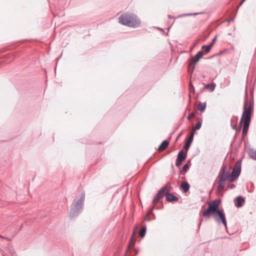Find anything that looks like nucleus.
<instances>
[{"label": "nucleus", "mask_w": 256, "mask_h": 256, "mask_svg": "<svg viewBox=\"0 0 256 256\" xmlns=\"http://www.w3.org/2000/svg\"><path fill=\"white\" fill-rule=\"evenodd\" d=\"M134 232H133L132 236L131 237L128 245V248H129L131 246H134L135 244L136 240L134 238Z\"/></svg>", "instance_id": "21"}, {"label": "nucleus", "mask_w": 256, "mask_h": 256, "mask_svg": "<svg viewBox=\"0 0 256 256\" xmlns=\"http://www.w3.org/2000/svg\"><path fill=\"white\" fill-rule=\"evenodd\" d=\"M190 92H194V88L191 82L190 83Z\"/></svg>", "instance_id": "29"}, {"label": "nucleus", "mask_w": 256, "mask_h": 256, "mask_svg": "<svg viewBox=\"0 0 256 256\" xmlns=\"http://www.w3.org/2000/svg\"><path fill=\"white\" fill-rule=\"evenodd\" d=\"M2 238H4V239H6V238H4V237H2Z\"/></svg>", "instance_id": "43"}, {"label": "nucleus", "mask_w": 256, "mask_h": 256, "mask_svg": "<svg viewBox=\"0 0 256 256\" xmlns=\"http://www.w3.org/2000/svg\"><path fill=\"white\" fill-rule=\"evenodd\" d=\"M253 112V104L247 98L244 100L243 107V112L240 120V126H242L243 122H250L251 116Z\"/></svg>", "instance_id": "4"}, {"label": "nucleus", "mask_w": 256, "mask_h": 256, "mask_svg": "<svg viewBox=\"0 0 256 256\" xmlns=\"http://www.w3.org/2000/svg\"><path fill=\"white\" fill-rule=\"evenodd\" d=\"M180 187L184 192H186L190 190V186L187 182H182Z\"/></svg>", "instance_id": "16"}, {"label": "nucleus", "mask_w": 256, "mask_h": 256, "mask_svg": "<svg viewBox=\"0 0 256 256\" xmlns=\"http://www.w3.org/2000/svg\"><path fill=\"white\" fill-rule=\"evenodd\" d=\"M169 142L168 140H164L158 148L159 151L164 150L168 146Z\"/></svg>", "instance_id": "15"}, {"label": "nucleus", "mask_w": 256, "mask_h": 256, "mask_svg": "<svg viewBox=\"0 0 256 256\" xmlns=\"http://www.w3.org/2000/svg\"><path fill=\"white\" fill-rule=\"evenodd\" d=\"M194 132H191L188 139L186 140L184 148L185 150H186V151L188 150L189 149V148L191 145V144L194 139Z\"/></svg>", "instance_id": "8"}, {"label": "nucleus", "mask_w": 256, "mask_h": 256, "mask_svg": "<svg viewBox=\"0 0 256 256\" xmlns=\"http://www.w3.org/2000/svg\"><path fill=\"white\" fill-rule=\"evenodd\" d=\"M216 36H215L212 40V42L210 44L208 45V46H206V45H203L202 46V48H206V52H210V50H211V48L212 46H213V44H214V43L215 42L216 40Z\"/></svg>", "instance_id": "17"}, {"label": "nucleus", "mask_w": 256, "mask_h": 256, "mask_svg": "<svg viewBox=\"0 0 256 256\" xmlns=\"http://www.w3.org/2000/svg\"><path fill=\"white\" fill-rule=\"evenodd\" d=\"M144 220H148V221H150V218L148 216H146L144 219Z\"/></svg>", "instance_id": "35"}, {"label": "nucleus", "mask_w": 256, "mask_h": 256, "mask_svg": "<svg viewBox=\"0 0 256 256\" xmlns=\"http://www.w3.org/2000/svg\"><path fill=\"white\" fill-rule=\"evenodd\" d=\"M226 180L219 178L218 182V186H217L218 190L219 192H222L224 190L225 182Z\"/></svg>", "instance_id": "11"}, {"label": "nucleus", "mask_w": 256, "mask_h": 256, "mask_svg": "<svg viewBox=\"0 0 256 256\" xmlns=\"http://www.w3.org/2000/svg\"><path fill=\"white\" fill-rule=\"evenodd\" d=\"M146 225H144L142 227V228L139 232L140 236L142 238H144L146 235Z\"/></svg>", "instance_id": "19"}, {"label": "nucleus", "mask_w": 256, "mask_h": 256, "mask_svg": "<svg viewBox=\"0 0 256 256\" xmlns=\"http://www.w3.org/2000/svg\"><path fill=\"white\" fill-rule=\"evenodd\" d=\"M220 203V200H214L208 204V208L203 212L202 216L206 218H210V216L214 214V218L215 221L220 224L222 222L227 228V222L224 213L222 210L219 208Z\"/></svg>", "instance_id": "1"}, {"label": "nucleus", "mask_w": 256, "mask_h": 256, "mask_svg": "<svg viewBox=\"0 0 256 256\" xmlns=\"http://www.w3.org/2000/svg\"><path fill=\"white\" fill-rule=\"evenodd\" d=\"M152 213V210H150L148 212V214H150Z\"/></svg>", "instance_id": "40"}, {"label": "nucleus", "mask_w": 256, "mask_h": 256, "mask_svg": "<svg viewBox=\"0 0 256 256\" xmlns=\"http://www.w3.org/2000/svg\"><path fill=\"white\" fill-rule=\"evenodd\" d=\"M244 2H243V0H242L240 2L239 4V6H238L237 8L238 9L239 7L244 3Z\"/></svg>", "instance_id": "36"}, {"label": "nucleus", "mask_w": 256, "mask_h": 256, "mask_svg": "<svg viewBox=\"0 0 256 256\" xmlns=\"http://www.w3.org/2000/svg\"><path fill=\"white\" fill-rule=\"evenodd\" d=\"M236 203L235 204L237 208H240L245 202L244 198L242 196H238L236 198Z\"/></svg>", "instance_id": "12"}, {"label": "nucleus", "mask_w": 256, "mask_h": 256, "mask_svg": "<svg viewBox=\"0 0 256 256\" xmlns=\"http://www.w3.org/2000/svg\"><path fill=\"white\" fill-rule=\"evenodd\" d=\"M206 106V102L202 104L200 102H199L197 105V108L198 110L201 112H203L204 111Z\"/></svg>", "instance_id": "18"}, {"label": "nucleus", "mask_w": 256, "mask_h": 256, "mask_svg": "<svg viewBox=\"0 0 256 256\" xmlns=\"http://www.w3.org/2000/svg\"><path fill=\"white\" fill-rule=\"evenodd\" d=\"M162 188H164V192L166 191V192H170L171 190L172 186L170 184H166L164 187Z\"/></svg>", "instance_id": "23"}, {"label": "nucleus", "mask_w": 256, "mask_h": 256, "mask_svg": "<svg viewBox=\"0 0 256 256\" xmlns=\"http://www.w3.org/2000/svg\"><path fill=\"white\" fill-rule=\"evenodd\" d=\"M200 225H201V222L199 224V227L200 226Z\"/></svg>", "instance_id": "42"}, {"label": "nucleus", "mask_w": 256, "mask_h": 256, "mask_svg": "<svg viewBox=\"0 0 256 256\" xmlns=\"http://www.w3.org/2000/svg\"><path fill=\"white\" fill-rule=\"evenodd\" d=\"M242 124L243 125L242 128V138L244 139V136L246 135L249 126L250 124V122H243Z\"/></svg>", "instance_id": "10"}, {"label": "nucleus", "mask_w": 256, "mask_h": 256, "mask_svg": "<svg viewBox=\"0 0 256 256\" xmlns=\"http://www.w3.org/2000/svg\"><path fill=\"white\" fill-rule=\"evenodd\" d=\"M186 158V152L183 154L182 150H180L178 153L176 160L182 162Z\"/></svg>", "instance_id": "14"}, {"label": "nucleus", "mask_w": 256, "mask_h": 256, "mask_svg": "<svg viewBox=\"0 0 256 256\" xmlns=\"http://www.w3.org/2000/svg\"><path fill=\"white\" fill-rule=\"evenodd\" d=\"M0 237H2L1 236H0Z\"/></svg>", "instance_id": "45"}, {"label": "nucleus", "mask_w": 256, "mask_h": 256, "mask_svg": "<svg viewBox=\"0 0 256 256\" xmlns=\"http://www.w3.org/2000/svg\"><path fill=\"white\" fill-rule=\"evenodd\" d=\"M216 84L214 83L206 84L205 86L206 88H210L211 92H213L214 90Z\"/></svg>", "instance_id": "22"}, {"label": "nucleus", "mask_w": 256, "mask_h": 256, "mask_svg": "<svg viewBox=\"0 0 256 256\" xmlns=\"http://www.w3.org/2000/svg\"><path fill=\"white\" fill-rule=\"evenodd\" d=\"M248 152L250 157L252 159L256 160V150L252 148H249Z\"/></svg>", "instance_id": "13"}, {"label": "nucleus", "mask_w": 256, "mask_h": 256, "mask_svg": "<svg viewBox=\"0 0 256 256\" xmlns=\"http://www.w3.org/2000/svg\"><path fill=\"white\" fill-rule=\"evenodd\" d=\"M156 195H158L160 198H162L164 196V188H160L158 192Z\"/></svg>", "instance_id": "24"}, {"label": "nucleus", "mask_w": 256, "mask_h": 256, "mask_svg": "<svg viewBox=\"0 0 256 256\" xmlns=\"http://www.w3.org/2000/svg\"><path fill=\"white\" fill-rule=\"evenodd\" d=\"M118 20L120 24L132 28L138 27L140 24V19L134 14H123L120 16Z\"/></svg>", "instance_id": "2"}, {"label": "nucleus", "mask_w": 256, "mask_h": 256, "mask_svg": "<svg viewBox=\"0 0 256 256\" xmlns=\"http://www.w3.org/2000/svg\"><path fill=\"white\" fill-rule=\"evenodd\" d=\"M241 162L242 160H238L234 166V168H233L232 172L230 174V182H234L235 180H236L240 175L241 172Z\"/></svg>", "instance_id": "5"}, {"label": "nucleus", "mask_w": 256, "mask_h": 256, "mask_svg": "<svg viewBox=\"0 0 256 256\" xmlns=\"http://www.w3.org/2000/svg\"><path fill=\"white\" fill-rule=\"evenodd\" d=\"M234 18H232L230 20H227L228 22H232L234 20Z\"/></svg>", "instance_id": "37"}, {"label": "nucleus", "mask_w": 256, "mask_h": 256, "mask_svg": "<svg viewBox=\"0 0 256 256\" xmlns=\"http://www.w3.org/2000/svg\"><path fill=\"white\" fill-rule=\"evenodd\" d=\"M168 18H173L172 16H171V15H168Z\"/></svg>", "instance_id": "38"}, {"label": "nucleus", "mask_w": 256, "mask_h": 256, "mask_svg": "<svg viewBox=\"0 0 256 256\" xmlns=\"http://www.w3.org/2000/svg\"><path fill=\"white\" fill-rule=\"evenodd\" d=\"M200 13H194V14H192V13H188V14H182L181 15H180V16H178V18H179V17H183V16H192V15H197L198 14H199Z\"/></svg>", "instance_id": "26"}, {"label": "nucleus", "mask_w": 256, "mask_h": 256, "mask_svg": "<svg viewBox=\"0 0 256 256\" xmlns=\"http://www.w3.org/2000/svg\"><path fill=\"white\" fill-rule=\"evenodd\" d=\"M228 188H230L231 189L234 188H236V185L234 184H230L228 186Z\"/></svg>", "instance_id": "33"}, {"label": "nucleus", "mask_w": 256, "mask_h": 256, "mask_svg": "<svg viewBox=\"0 0 256 256\" xmlns=\"http://www.w3.org/2000/svg\"><path fill=\"white\" fill-rule=\"evenodd\" d=\"M161 198H160L158 195L156 194V196H155L152 200V204H156L158 202V201Z\"/></svg>", "instance_id": "27"}, {"label": "nucleus", "mask_w": 256, "mask_h": 256, "mask_svg": "<svg viewBox=\"0 0 256 256\" xmlns=\"http://www.w3.org/2000/svg\"><path fill=\"white\" fill-rule=\"evenodd\" d=\"M85 199V193L82 192L81 196L78 200H74L71 204L69 212V216L74 218L78 216L83 208L84 202Z\"/></svg>", "instance_id": "3"}, {"label": "nucleus", "mask_w": 256, "mask_h": 256, "mask_svg": "<svg viewBox=\"0 0 256 256\" xmlns=\"http://www.w3.org/2000/svg\"><path fill=\"white\" fill-rule=\"evenodd\" d=\"M226 165H223L218 174V178L230 181V172L226 170Z\"/></svg>", "instance_id": "6"}, {"label": "nucleus", "mask_w": 256, "mask_h": 256, "mask_svg": "<svg viewBox=\"0 0 256 256\" xmlns=\"http://www.w3.org/2000/svg\"><path fill=\"white\" fill-rule=\"evenodd\" d=\"M232 128L234 130H237V123H234V124H232Z\"/></svg>", "instance_id": "32"}, {"label": "nucleus", "mask_w": 256, "mask_h": 256, "mask_svg": "<svg viewBox=\"0 0 256 256\" xmlns=\"http://www.w3.org/2000/svg\"><path fill=\"white\" fill-rule=\"evenodd\" d=\"M202 126V120L200 119L198 120V122L196 124L195 126L193 128V131L194 132L196 130L200 129Z\"/></svg>", "instance_id": "20"}, {"label": "nucleus", "mask_w": 256, "mask_h": 256, "mask_svg": "<svg viewBox=\"0 0 256 256\" xmlns=\"http://www.w3.org/2000/svg\"><path fill=\"white\" fill-rule=\"evenodd\" d=\"M203 56V52L202 51H199L192 59L188 64V66L192 67V73L193 72L195 68V65L194 64L198 62L200 58Z\"/></svg>", "instance_id": "7"}, {"label": "nucleus", "mask_w": 256, "mask_h": 256, "mask_svg": "<svg viewBox=\"0 0 256 256\" xmlns=\"http://www.w3.org/2000/svg\"><path fill=\"white\" fill-rule=\"evenodd\" d=\"M246 0H243V2H244Z\"/></svg>", "instance_id": "44"}, {"label": "nucleus", "mask_w": 256, "mask_h": 256, "mask_svg": "<svg viewBox=\"0 0 256 256\" xmlns=\"http://www.w3.org/2000/svg\"><path fill=\"white\" fill-rule=\"evenodd\" d=\"M238 120V117L237 116H233L230 120L231 124L233 123H237Z\"/></svg>", "instance_id": "25"}, {"label": "nucleus", "mask_w": 256, "mask_h": 256, "mask_svg": "<svg viewBox=\"0 0 256 256\" xmlns=\"http://www.w3.org/2000/svg\"><path fill=\"white\" fill-rule=\"evenodd\" d=\"M134 250L136 252V254H138V251L136 249H134Z\"/></svg>", "instance_id": "39"}, {"label": "nucleus", "mask_w": 256, "mask_h": 256, "mask_svg": "<svg viewBox=\"0 0 256 256\" xmlns=\"http://www.w3.org/2000/svg\"><path fill=\"white\" fill-rule=\"evenodd\" d=\"M194 116V113H191L190 114L188 117H187V119L188 120H190L191 119V118H193Z\"/></svg>", "instance_id": "31"}, {"label": "nucleus", "mask_w": 256, "mask_h": 256, "mask_svg": "<svg viewBox=\"0 0 256 256\" xmlns=\"http://www.w3.org/2000/svg\"><path fill=\"white\" fill-rule=\"evenodd\" d=\"M182 162H180V161H179V160H176V167H179L182 164Z\"/></svg>", "instance_id": "30"}, {"label": "nucleus", "mask_w": 256, "mask_h": 256, "mask_svg": "<svg viewBox=\"0 0 256 256\" xmlns=\"http://www.w3.org/2000/svg\"><path fill=\"white\" fill-rule=\"evenodd\" d=\"M204 48V49H205L206 52V53H207V52H206V48Z\"/></svg>", "instance_id": "41"}, {"label": "nucleus", "mask_w": 256, "mask_h": 256, "mask_svg": "<svg viewBox=\"0 0 256 256\" xmlns=\"http://www.w3.org/2000/svg\"><path fill=\"white\" fill-rule=\"evenodd\" d=\"M190 166L188 164H185L182 167V172H186L187 170L189 169Z\"/></svg>", "instance_id": "28"}, {"label": "nucleus", "mask_w": 256, "mask_h": 256, "mask_svg": "<svg viewBox=\"0 0 256 256\" xmlns=\"http://www.w3.org/2000/svg\"><path fill=\"white\" fill-rule=\"evenodd\" d=\"M183 132H184V131H183V130H182V131L180 132V134L178 135V137H177V138H176V140H177L179 138H180V137L182 136V134H183Z\"/></svg>", "instance_id": "34"}, {"label": "nucleus", "mask_w": 256, "mask_h": 256, "mask_svg": "<svg viewBox=\"0 0 256 256\" xmlns=\"http://www.w3.org/2000/svg\"><path fill=\"white\" fill-rule=\"evenodd\" d=\"M165 194L166 196V200L168 202H172L178 201V198L172 193L170 192H166Z\"/></svg>", "instance_id": "9"}]
</instances>
